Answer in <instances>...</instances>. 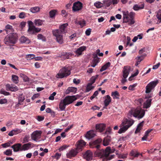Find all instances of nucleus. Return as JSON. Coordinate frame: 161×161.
Instances as JSON below:
<instances>
[{"mask_svg": "<svg viewBox=\"0 0 161 161\" xmlns=\"http://www.w3.org/2000/svg\"><path fill=\"white\" fill-rule=\"evenodd\" d=\"M101 141V140H97L90 145L91 148H96L97 149L94 153L95 156L101 158L102 161H107L114 158L115 156L114 155H110L111 153L110 147H107L105 150L99 149L100 147L99 143Z\"/></svg>", "mask_w": 161, "mask_h": 161, "instance_id": "f257e3e1", "label": "nucleus"}, {"mask_svg": "<svg viewBox=\"0 0 161 161\" xmlns=\"http://www.w3.org/2000/svg\"><path fill=\"white\" fill-rule=\"evenodd\" d=\"M68 25L67 23L64 24L59 26V29L53 31V35L56 37L57 42L60 44L64 43L63 34L67 32L66 28Z\"/></svg>", "mask_w": 161, "mask_h": 161, "instance_id": "f03ea898", "label": "nucleus"}, {"mask_svg": "<svg viewBox=\"0 0 161 161\" xmlns=\"http://www.w3.org/2000/svg\"><path fill=\"white\" fill-rule=\"evenodd\" d=\"M134 123V120L130 118H126L123 119L120 125L121 128L119 130L118 133L121 134L125 132Z\"/></svg>", "mask_w": 161, "mask_h": 161, "instance_id": "7ed1b4c3", "label": "nucleus"}, {"mask_svg": "<svg viewBox=\"0 0 161 161\" xmlns=\"http://www.w3.org/2000/svg\"><path fill=\"white\" fill-rule=\"evenodd\" d=\"M122 13L123 14V23H127L128 25L131 26L135 23L133 13L131 12L129 14L127 11H122Z\"/></svg>", "mask_w": 161, "mask_h": 161, "instance_id": "20e7f679", "label": "nucleus"}, {"mask_svg": "<svg viewBox=\"0 0 161 161\" xmlns=\"http://www.w3.org/2000/svg\"><path fill=\"white\" fill-rule=\"evenodd\" d=\"M145 114L144 110L141 108H137L135 110H131L129 112V116L131 117L133 116L139 119L143 118Z\"/></svg>", "mask_w": 161, "mask_h": 161, "instance_id": "39448f33", "label": "nucleus"}, {"mask_svg": "<svg viewBox=\"0 0 161 161\" xmlns=\"http://www.w3.org/2000/svg\"><path fill=\"white\" fill-rule=\"evenodd\" d=\"M71 69L69 67H64L62 68L56 76V77L58 78H62L66 77L69 75L71 73Z\"/></svg>", "mask_w": 161, "mask_h": 161, "instance_id": "423d86ee", "label": "nucleus"}, {"mask_svg": "<svg viewBox=\"0 0 161 161\" xmlns=\"http://www.w3.org/2000/svg\"><path fill=\"white\" fill-rule=\"evenodd\" d=\"M17 38L16 36L12 34L6 36L4 39V43L7 45H11L12 44H15Z\"/></svg>", "mask_w": 161, "mask_h": 161, "instance_id": "0eeeda50", "label": "nucleus"}, {"mask_svg": "<svg viewBox=\"0 0 161 161\" xmlns=\"http://www.w3.org/2000/svg\"><path fill=\"white\" fill-rule=\"evenodd\" d=\"M29 29L28 32L30 34H35L40 31L41 29L38 28H36L33 25V23L31 21H28Z\"/></svg>", "mask_w": 161, "mask_h": 161, "instance_id": "6e6552de", "label": "nucleus"}, {"mask_svg": "<svg viewBox=\"0 0 161 161\" xmlns=\"http://www.w3.org/2000/svg\"><path fill=\"white\" fill-rule=\"evenodd\" d=\"M158 80L153 81L150 82L146 87V93H148L158 83Z\"/></svg>", "mask_w": 161, "mask_h": 161, "instance_id": "1a4fd4ad", "label": "nucleus"}, {"mask_svg": "<svg viewBox=\"0 0 161 161\" xmlns=\"http://www.w3.org/2000/svg\"><path fill=\"white\" fill-rule=\"evenodd\" d=\"M79 152L76 148L74 149H71L69 152L66 154L67 158L71 159L72 158L75 157Z\"/></svg>", "mask_w": 161, "mask_h": 161, "instance_id": "9d476101", "label": "nucleus"}, {"mask_svg": "<svg viewBox=\"0 0 161 161\" xmlns=\"http://www.w3.org/2000/svg\"><path fill=\"white\" fill-rule=\"evenodd\" d=\"M83 158L87 161L91 160L92 159V153L90 150H88L83 153Z\"/></svg>", "mask_w": 161, "mask_h": 161, "instance_id": "9b49d317", "label": "nucleus"}, {"mask_svg": "<svg viewBox=\"0 0 161 161\" xmlns=\"http://www.w3.org/2000/svg\"><path fill=\"white\" fill-rule=\"evenodd\" d=\"M42 133V131L41 130H36L34 131L31 135V139L36 141L40 138Z\"/></svg>", "mask_w": 161, "mask_h": 161, "instance_id": "f8f14e48", "label": "nucleus"}, {"mask_svg": "<svg viewBox=\"0 0 161 161\" xmlns=\"http://www.w3.org/2000/svg\"><path fill=\"white\" fill-rule=\"evenodd\" d=\"M77 98L75 96H68L65 97L63 100L68 105L72 103Z\"/></svg>", "mask_w": 161, "mask_h": 161, "instance_id": "ddd939ff", "label": "nucleus"}, {"mask_svg": "<svg viewBox=\"0 0 161 161\" xmlns=\"http://www.w3.org/2000/svg\"><path fill=\"white\" fill-rule=\"evenodd\" d=\"M73 55V54L71 53L63 52L59 55V57L61 60H64L66 59H70V57Z\"/></svg>", "mask_w": 161, "mask_h": 161, "instance_id": "4468645a", "label": "nucleus"}, {"mask_svg": "<svg viewBox=\"0 0 161 161\" xmlns=\"http://www.w3.org/2000/svg\"><path fill=\"white\" fill-rule=\"evenodd\" d=\"M86 144V142L83 140H81L78 141L76 143L75 148L80 152L82 151Z\"/></svg>", "mask_w": 161, "mask_h": 161, "instance_id": "2eb2a0df", "label": "nucleus"}, {"mask_svg": "<svg viewBox=\"0 0 161 161\" xmlns=\"http://www.w3.org/2000/svg\"><path fill=\"white\" fill-rule=\"evenodd\" d=\"M82 8V4L80 2H75L73 4L72 10L74 12L81 10Z\"/></svg>", "mask_w": 161, "mask_h": 161, "instance_id": "dca6fc26", "label": "nucleus"}, {"mask_svg": "<svg viewBox=\"0 0 161 161\" xmlns=\"http://www.w3.org/2000/svg\"><path fill=\"white\" fill-rule=\"evenodd\" d=\"M130 67L129 66H125L123 70V77L125 78H126L130 70Z\"/></svg>", "mask_w": 161, "mask_h": 161, "instance_id": "f3484780", "label": "nucleus"}, {"mask_svg": "<svg viewBox=\"0 0 161 161\" xmlns=\"http://www.w3.org/2000/svg\"><path fill=\"white\" fill-rule=\"evenodd\" d=\"M6 89L7 91L15 92L18 90V87L12 84H7L6 85Z\"/></svg>", "mask_w": 161, "mask_h": 161, "instance_id": "a211bd4d", "label": "nucleus"}, {"mask_svg": "<svg viewBox=\"0 0 161 161\" xmlns=\"http://www.w3.org/2000/svg\"><path fill=\"white\" fill-rule=\"evenodd\" d=\"M11 147L13 149L14 152L22 151L21 144L19 143H16L12 145Z\"/></svg>", "mask_w": 161, "mask_h": 161, "instance_id": "6ab92c4d", "label": "nucleus"}, {"mask_svg": "<svg viewBox=\"0 0 161 161\" xmlns=\"http://www.w3.org/2000/svg\"><path fill=\"white\" fill-rule=\"evenodd\" d=\"M106 125L103 124H97L96 125V130L100 132H102L105 130Z\"/></svg>", "mask_w": 161, "mask_h": 161, "instance_id": "aec40b11", "label": "nucleus"}, {"mask_svg": "<svg viewBox=\"0 0 161 161\" xmlns=\"http://www.w3.org/2000/svg\"><path fill=\"white\" fill-rule=\"evenodd\" d=\"M105 100L104 101V106L103 107L104 108H106L107 107L111 102V99L109 95H107L105 97Z\"/></svg>", "mask_w": 161, "mask_h": 161, "instance_id": "412c9836", "label": "nucleus"}, {"mask_svg": "<svg viewBox=\"0 0 161 161\" xmlns=\"http://www.w3.org/2000/svg\"><path fill=\"white\" fill-rule=\"evenodd\" d=\"M95 135L94 131L93 130H91L87 132L85 137L86 138L89 139L94 137Z\"/></svg>", "mask_w": 161, "mask_h": 161, "instance_id": "4be33fe9", "label": "nucleus"}, {"mask_svg": "<svg viewBox=\"0 0 161 161\" xmlns=\"http://www.w3.org/2000/svg\"><path fill=\"white\" fill-rule=\"evenodd\" d=\"M33 145V144L31 143V142L25 144L23 145H21V150L22 151H23L28 150Z\"/></svg>", "mask_w": 161, "mask_h": 161, "instance_id": "5701e85b", "label": "nucleus"}, {"mask_svg": "<svg viewBox=\"0 0 161 161\" xmlns=\"http://www.w3.org/2000/svg\"><path fill=\"white\" fill-rule=\"evenodd\" d=\"M130 155L131 156H132L134 158L138 157L140 155H141V156H142V154L138 153L136 150H134L131 151L130 153Z\"/></svg>", "mask_w": 161, "mask_h": 161, "instance_id": "b1692460", "label": "nucleus"}, {"mask_svg": "<svg viewBox=\"0 0 161 161\" xmlns=\"http://www.w3.org/2000/svg\"><path fill=\"white\" fill-rule=\"evenodd\" d=\"M86 47L85 46H82L78 48L75 52L77 54L78 56L81 55L82 54V52L85 50Z\"/></svg>", "mask_w": 161, "mask_h": 161, "instance_id": "393cba45", "label": "nucleus"}, {"mask_svg": "<svg viewBox=\"0 0 161 161\" xmlns=\"http://www.w3.org/2000/svg\"><path fill=\"white\" fill-rule=\"evenodd\" d=\"M110 141V136H107L104 138L103 142V144L104 146H107L109 144Z\"/></svg>", "mask_w": 161, "mask_h": 161, "instance_id": "a878e982", "label": "nucleus"}, {"mask_svg": "<svg viewBox=\"0 0 161 161\" xmlns=\"http://www.w3.org/2000/svg\"><path fill=\"white\" fill-rule=\"evenodd\" d=\"M152 100L151 99H148L145 102L143 105V108H149L151 105V102Z\"/></svg>", "mask_w": 161, "mask_h": 161, "instance_id": "bb28decb", "label": "nucleus"}, {"mask_svg": "<svg viewBox=\"0 0 161 161\" xmlns=\"http://www.w3.org/2000/svg\"><path fill=\"white\" fill-rule=\"evenodd\" d=\"M77 90V89L76 87H69L65 91L66 94H69L70 92L75 93Z\"/></svg>", "mask_w": 161, "mask_h": 161, "instance_id": "cd10ccee", "label": "nucleus"}, {"mask_svg": "<svg viewBox=\"0 0 161 161\" xmlns=\"http://www.w3.org/2000/svg\"><path fill=\"white\" fill-rule=\"evenodd\" d=\"M144 122V121H142L138 124L137 127L135 131V133L136 134L140 132V130L142 129V127L143 125Z\"/></svg>", "mask_w": 161, "mask_h": 161, "instance_id": "c85d7f7f", "label": "nucleus"}, {"mask_svg": "<svg viewBox=\"0 0 161 161\" xmlns=\"http://www.w3.org/2000/svg\"><path fill=\"white\" fill-rule=\"evenodd\" d=\"M67 105L63 100H61L59 104V108L61 111L65 109L66 106Z\"/></svg>", "mask_w": 161, "mask_h": 161, "instance_id": "c756f323", "label": "nucleus"}, {"mask_svg": "<svg viewBox=\"0 0 161 161\" xmlns=\"http://www.w3.org/2000/svg\"><path fill=\"white\" fill-rule=\"evenodd\" d=\"M19 40L20 42L22 43H29L30 42L29 40L24 36H21Z\"/></svg>", "mask_w": 161, "mask_h": 161, "instance_id": "7c9ffc66", "label": "nucleus"}, {"mask_svg": "<svg viewBox=\"0 0 161 161\" xmlns=\"http://www.w3.org/2000/svg\"><path fill=\"white\" fill-rule=\"evenodd\" d=\"M144 4H142L140 5L137 4H136L133 6V9L137 11L139 9L143 8L144 7Z\"/></svg>", "mask_w": 161, "mask_h": 161, "instance_id": "2f4dec72", "label": "nucleus"}, {"mask_svg": "<svg viewBox=\"0 0 161 161\" xmlns=\"http://www.w3.org/2000/svg\"><path fill=\"white\" fill-rule=\"evenodd\" d=\"M119 94L117 91L113 92L111 93V96L113 97L114 99H119Z\"/></svg>", "mask_w": 161, "mask_h": 161, "instance_id": "473e14b6", "label": "nucleus"}, {"mask_svg": "<svg viewBox=\"0 0 161 161\" xmlns=\"http://www.w3.org/2000/svg\"><path fill=\"white\" fill-rule=\"evenodd\" d=\"M44 21V20L40 19H35L34 20V22L36 26H39L43 24Z\"/></svg>", "mask_w": 161, "mask_h": 161, "instance_id": "72a5a7b5", "label": "nucleus"}, {"mask_svg": "<svg viewBox=\"0 0 161 161\" xmlns=\"http://www.w3.org/2000/svg\"><path fill=\"white\" fill-rule=\"evenodd\" d=\"M110 66V63L109 62H107L100 69V71L102 72L106 70Z\"/></svg>", "mask_w": 161, "mask_h": 161, "instance_id": "f704fd0d", "label": "nucleus"}, {"mask_svg": "<svg viewBox=\"0 0 161 161\" xmlns=\"http://www.w3.org/2000/svg\"><path fill=\"white\" fill-rule=\"evenodd\" d=\"M25 97L22 95L20 96L18 98V103L16 105V106H19V105L22 104V103L25 100Z\"/></svg>", "mask_w": 161, "mask_h": 161, "instance_id": "c9c22d12", "label": "nucleus"}, {"mask_svg": "<svg viewBox=\"0 0 161 161\" xmlns=\"http://www.w3.org/2000/svg\"><path fill=\"white\" fill-rule=\"evenodd\" d=\"M40 10V8L38 7H35L31 8L30 11L32 13H35L39 12Z\"/></svg>", "mask_w": 161, "mask_h": 161, "instance_id": "e433bc0d", "label": "nucleus"}, {"mask_svg": "<svg viewBox=\"0 0 161 161\" xmlns=\"http://www.w3.org/2000/svg\"><path fill=\"white\" fill-rule=\"evenodd\" d=\"M98 75L92 76L90 79V82L89 83L92 85L95 82L96 80L98 78Z\"/></svg>", "mask_w": 161, "mask_h": 161, "instance_id": "4c0bfd02", "label": "nucleus"}, {"mask_svg": "<svg viewBox=\"0 0 161 161\" xmlns=\"http://www.w3.org/2000/svg\"><path fill=\"white\" fill-rule=\"evenodd\" d=\"M12 79L13 82L15 83H17L19 82L18 76L14 75H13L12 76Z\"/></svg>", "mask_w": 161, "mask_h": 161, "instance_id": "58836bf2", "label": "nucleus"}, {"mask_svg": "<svg viewBox=\"0 0 161 161\" xmlns=\"http://www.w3.org/2000/svg\"><path fill=\"white\" fill-rule=\"evenodd\" d=\"M92 84L88 83L86 86L85 92H88L91 90L93 89L94 87L92 86Z\"/></svg>", "mask_w": 161, "mask_h": 161, "instance_id": "ea45409f", "label": "nucleus"}, {"mask_svg": "<svg viewBox=\"0 0 161 161\" xmlns=\"http://www.w3.org/2000/svg\"><path fill=\"white\" fill-rule=\"evenodd\" d=\"M104 5L105 7H109L112 3L111 0H105L103 2Z\"/></svg>", "mask_w": 161, "mask_h": 161, "instance_id": "a19ab883", "label": "nucleus"}, {"mask_svg": "<svg viewBox=\"0 0 161 161\" xmlns=\"http://www.w3.org/2000/svg\"><path fill=\"white\" fill-rule=\"evenodd\" d=\"M94 5L97 8H100L103 6V4L100 2H98L94 3Z\"/></svg>", "mask_w": 161, "mask_h": 161, "instance_id": "79ce46f5", "label": "nucleus"}, {"mask_svg": "<svg viewBox=\"0 0 161 161\" xmlns=\"http://www.w3.org/2000/svg\"><path fill=\"white\" fill-rule=\"evenodd\" d=\"M3 154L7 156H11L12 154V152L11 150L8 149L4 152Z\"/></svg>", "mask_w": 161, "mask_h": 161, "instance_id": "37998d69", "label": "nucleus"}, {"mask_svg": "<svg viewBox=\"0 0 161 161\" xmlns=\"http://www.w3.org/2000/svg\"><path fill=\"white\" fill-rule=\"evenodd\" d=\"M35 58V55L33 54H29L26 55L25 58L27 60H30Z\"/></svg>", "mask_w": 161, "mask_h": 161, "instance_id": "c03bdc74", "label": "nucleus"}, {"mask_svg": "<svg viewBox=\"0 0 161 161\" xmlns=\"http://www.w3.org/2000/svg\"><path fill=\"white\" fill-rule=\"evenodd\" d=\"M156 17L158 19L159 22H161V9H160L158 11Z\"/></svg>", "mask_w": 161, "mask_h": 161, "instance_id": "a18cd8bd", "label": "nucleus"}, {"mask_svg": "<svg viewBox=\"0 0 161 161\" xmlns=\"http://www.w3.org/2000/svg\"><path fill=\"white\" fill-rule=\"evenodd\" d=\"M56 11L55 10H52L49 12V15L51 18L53 17L56 13Z\"/></svg>", "mask_w": 161, "mask_h": 161, "instance_id": "49530a36", "label": "nucleus"}, {"mask_svg": "<svg viewBox=\"0 0 161 161\" xmlns=\"http://www.w3.org/2000/svg\"><path fill=\"white\" fill-rule=\"evenodd\" d=\"M37 38L38 39H41L43 41H46L45 37L41 34H39L38 35Z\"/></svg>", "mask_w": 161, "mask_h": 161, "instance_id": "de8ad7c7", "label": "nucleus"}, {"mask_svg": "<svg viewBox=\"0 0 161 161\" xmlns=\"http://www.w3.org/2000/svg\"><path fill=\"white\" fill-rule=\"evenodd\" d=\"M127 157L126 154H119L118 155V158L120 159H125Z\"/></svg>", "mask_w": 161, "mask_h": 161, "instance_id": "09e8293b", "label": "nucleus"}, {"mask_svg": "<svg viewBox=\"0 0 161 161\" xmlns=\"http://www.w3.org/2000/svg\"><path fill=\"white\" fill-rule=\"evenodd\" d=\"M143 100L142 98H139L136 101V102L139 106H142V103L143 102Z\"/></svg>", "mask_w": 161, "mask_h": 161, "instance_id": "8fccbe9b", "label": "nucleus"}, {"mask_svg": "<svg viewBox=\"0 0 161 161\" xmlns=\"http://www.w3.org/2000/svg\"><path fill=\"white\" fill-rule=\"evenodd\" d=\"M98 94V91H97L95 92L93 95L90 97V99L91 100H92L94 98L97 96Z\"/></svg>", "mask_w": 161, "mask_h": 161, "instance_id": "3c124183", "label": "nucleus"}, {"mask_svg": "<svg viewBox=\"0 0 161 161\" xmlns=\"http://www.w3.org/2000/svg\"><path fill=\"white\" fill-rule=\"evenodd\" d=\"M153 130V129H148L145 132V134L144 136L146 137V138H147V137L148 136L149 134Z\"/></svg>", "mask_w": 161, "mask_h": 161, "instance_id": "603ef678", "label": "nucleus"}, {"mask_svg": "<svg viewBox=\"0 0 161 161\" xmlns=\"http://www.w3.org/2000/svg\"><path fill=\"white\" fill-rule=\"evenodd\" d=\"M78 24L81 27L84 26L86 24V22L84 20H80L78 22Z\"/></svg>", "mask_w": 161, "mask_h": 161, "instance_id": "864d4df0", "label": "nucleus"}, {"mask_svg": "<svg viewBox=\"0 0 161 161\" xmlns=\"http://www.w3.org/2000/svg\"><path fill=\"white\" fill-rule=\"evenodd\" d=\"M141 57H139L138 58V59L137 61L136 62V63L135 64V65L136 66H137L138 65L140 64V62L142 60V59H141Z\"/></svg>", "mask_w": 161, "mask_h": 161, "instance_id": "5fc2aeb1", "label": "nucleus"}, {"mask_svg": "<svg viewBox=\"0 0 161 161\" xmlns=\"http://www.w3.org/2000/svg\"><path fill=\"white\" fill-rule=\"evenodd\" d=\"M69 147V146L67 145H63L62 146H61L59 148V151H63V150L66 149V148H67L68 147Z\"/></svg>", "mask_w": 161, "mask_h": 161, "instance_id": "6e6d98bb", "label": "nucleus"}, {"mask_svg": "<svg viewBox=\"0 0 161 161\" xmlns=\"http://www.w3.org/2000/svg\"><path fill=\"white\" fill-rule=\"evenodd\" d=\"M13 130L14 131V133L15 134V135L20 133L22 131V130L18 129H16Z\"/></svg>", "mask_w": 161, "mask_h": 161, "instance_id": "4d7b16f0", "label": "nucleus"}, {"mask_svg": "<svg viewBox=\"0 0 161 161\" xmlns=\"http://www.w3.org/2000/svg\"><path fill=\"white\" fill-rule=\"evenodd\" d=\"M7 102V100L6 99H0V104H3L6 103Z\"/></svg>", "mask_w": 161, "mask_h": 161, "instance_id": "13d9d810", "label": "nucleus"}, {"mask_svg": "<svg viewBox=\"0 0 161 161\" xmlns=\"http://www.w3.org/2000/svg\"><path fill=\"white\" fill-rule=\"evenodd\" d=\"M1 146L3 148H6L8 147H10L9 144L8 142L2 144L1 145Z\"/></svg>", "mask_w": 161, "mask_h": 161, "instance_id": "bf43d9fd", "label": "nucleus"}, {"mask_svg": "<svg viewBox=\"0 0 161 161\" xmlns=\"http://www.w3.org/2000/svg\"><path fill=\"white\" fill-rule=\"evenodd\" d=\"M91 30L92 29L90 28L87 29L85 32L86 35L88 36H89L91 34Z\"/></svg>", "mask_w": 161, "mask_h": 161, "instance_id": "052dcab7", "label": "nucleus"}, {"mask_svg": "<svg viewBox=\"0 0 161 161\" xmlns=\"http://www.w3.org/2000/svg\"><path fill=\"white\" fill-rule=\"evenodd\" d=\"M160 64V62L156 64L153 65V69H157L158 67L159 66Z\"/></svg>", "mask_w": 161, "mask_h": 161, "instance_id": "680f3d73", "label": "nucleus"}, {"mask_svg": "<svg viewBox=\"0 0 161 161\" xmlns=\"http://www.w3.org/2000/svg\"><path fill=\"white\" fill-rule=\"evenodd\" d=\"M37 120L39 121H42L44 119V117L43 116H38L37 117Z\"/></svg>", "mask_w": 161, "mask_h": 161, "instance_id": "e2e57ef3", "label": "nucleus"}, {"mask_svg": "<svg viewBox=\"0 0 161 161\" xmlns=\"http://www.w3.org/2000/svg\"><path fill=\"white\" fill-rule=\"evenodd\" d=\"M92 62L97 64L98 62H99V58H96L93 59L92 60Z\"/></svg>", "mask_w": 161, "mask_h": 161, "instance_id": "0e129e2a", "label": "nucleus"}, {"mask_svg": "<svg viewBox=\"0 0 161 161\" xmlns=\"http://www.w3.org/2000/svg\"><path fill=\"white\" fill-rule=\"evenodd\" d=\"M25 13L24 12H21L19 14V17L20 18H23L25 17Z\"/></svg>", "mask_w": 161, "mask_h": 161, "instance_id": "69168bd1", "label": "nucleus"}, {"mask_svg": "<svg viewBox=\"0 0 161 161\" xmlns=\"http://www.w3.org/2000/svg\"><path fill=\"white\" fill-rule=\"evenodd\" d=\"M136 86V85L135 84H134L133 85H131L129 86L128 87L129 89L131 90H133L134 88Z\"/></svg>", "mask_w": 161, "mask_h": 161, "instance_id": "338daca9", "label": "nucleus"}, {"mask_svg": "<svg viewBox=\"0 0 161 161\" xmlns=\"http://www.w3.org/2000/svg\"><path fill=\"white\" fill-rule=\"evenodd\" d=\"M73 127V125H72L70 126H68V127L65 129L64 130L65 132H68L72 127Z\"/></svg>", "mask_w": 161, "mask_h": 161, "instance_id": "774afa93", "label": "nucleus"}]
</instances>
